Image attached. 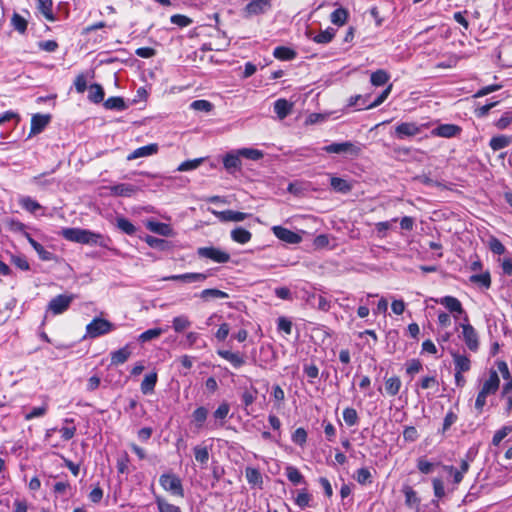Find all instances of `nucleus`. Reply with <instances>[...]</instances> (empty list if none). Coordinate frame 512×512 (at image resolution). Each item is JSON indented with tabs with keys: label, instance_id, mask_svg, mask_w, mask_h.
Listing matches in <instances>:
<instances>
[{
	"label": "nucleus",
	"instance_id": "obj_9",
	"mask_svg": "<svg viewBox=\"0 0 512 512\" xmlns=\"http://www.w3.org/2000/svg\"><path fill=\"white\" fill-rule=\"evenodd\" d=\"M74 298L75 296L72 294L58 295L50 300L48 304V310L51 311L54 315L62 314L69 308Z\"/></svg>",
	"mask_w": 512,
	"mask_h": 512
},
{
	"label": "nucleus",
	"instance_id": "obj_5",
	"mask_svg": "<svg viewBox=\"0 0 512 512\" xmlns=\"http://www.w3.org/2000/svg\"><path fill=\"white\" fill-rule=\"evenodd\" d=\"M115 329V326L110 321L103 318H94L86 326V336L89 338H97L99 336L110 333Z\"/></svg>",
	"mask_w": 512,
	"mask_h": 512
},
{
	"label": "nucleus",
	"instance_id": "obj_40",
	"mask_svg": "<svg viewBox=\"0 0 512 512\" xmlns=\"http://www.w3.org/2000/svg\"><path fill=\"white\" fill-rule=\"evenodd\" d=\"M389 78V74L385 70L379 69L371 74L370 81L372 85L378 87L385 85Z\"/></svg>",
	"mask_w": 512,
	"mask_h": 512
},
{
	"label": "nucleus",
	"instance_id": "obj_1",
	"mask_svg": "<svg viewBox=\"0 0 512 512\" xmlns=\"http://www.w3.org/2000/svg\"><path fill=\"white\" fill-rule=\"evenodd\" d=\"M59 235H61L64 239L80 243V244H88V245H99L101 247H105V238L103 235L99 233L92 232L87 229L81 228H63Z\"/></svg>",
	"mask_w": 512,
	"mask_h": 512
},
{
	"label": "nucleus",
	"instance_id": "obj_45",
	"mask_svg": "<svg viewBox=\"0 0 512 512\" xmlns=\"http://www.w3.org/2000/svg\"><path fill=\"white\" fill-rule=\"evenodd\" d=\"M116 226L127 235H133L136 232V227L124 217H118L116 219Z\"/></svg>",
	"mask_w": 512,
	"mask_h": 512
},
{
	"label": "nucleus",
	"instance_id": "obj_23",
	"mask_svg": "<svg viewBox=\"0 0 512 512\" xmlns=\"http://www.w3.org/2000/svg\"><path fill=\"white\" fill-rule=\"evenodd\" d=\"M292 107V103H290L286 99H278L274 103V111L279 117V119L286 118L291 113Z\"/></svg>",
	"mask_w": 512,
	"mask_h": 512
},
{
	"label": "nucleus",
	"instance_id": "obj_26",
	"mask_svg": "<svg viewBox=\"0 0 512 512\" xmlns=\"http://www.w3.org/2000/svg\"><path fill=\"white\" fill-rule=\"evenodd\" d=\"M147 229H149L151 232L162 235V236H170L172 233V229L168 224L156 222V221H149L146 224Z\"/></svg>",
	"mask_w": 512,
	"mask_h": 512
},
{
	"label": "nucleus",
	"instance_id": "obj_22",
	"mask_svg": "<svg viewBox=\"0 0 512 512\" xmlns=\"http://www.w3.org/2000/svg\"><path fill=\"white\" fill-rule=\"evenodd\" d=\"M208 414H209V411L206 407H204V406L197 407L191 415L193 425L197 429L203 428L204 423L207 420Z\"/></svg>",
	"mask_w": 512,
	"mask_h": 512
},
{
	"label": "nucleus",
	"instance_id": "obj_30",
	"mask_svg": "<svg viewBox=\"0 0 512 512\" xmlns=\"http://www.w3.org/2000/svg\"><path fill=\"white\" fill-rule=\"evenodd\" d=\"M157 383V374L155 372L147 374L141 383V392L144 395L151 394Z\"/></svg>",
	"mask_w": 512,
	"mask_h": 512
},
{
	"label": "nucleus",
	"instance_id": "obj_49",
	"mask_svg": "<svg viewBox=\"0 0 512 512\" xmlns=\"http://www.w3.org/2000/svg\"><path fill=\"white\" fill-rule=\"evenodd\" d=\"M470 281L472 283L480 284L481 286L485 288H489L491 285V278L490 273L488 271L481 273V274H475L470 276Z\"/></svg>",
	"mask_w": 512,
	"mask_h": 512
},
{
	"label": "nucleus",
	"instance_id": "obj_64",
	"mask_svg": "<svg viewBox=\"0 0 512 512\" xmlns=\"http://www.w3.org/2000/svg\"><path fill=\"white\" fill-rule=\"evenodd\" d=\"M512 122V113L506 112L504 115L499 118L495 125L499 129H505L507 128Z\"/></svg>",
	"mask_w": 512,
	"mask_h": 512
},
{
	"label": "nucleus",
	"instance_id": "obj_21",
	"mask_svg": "<svg viewBox=\"0 0 512 512\" xmlns=\"http://www.w3.org/2000/svg\"><path fill=\"white\" fill-rule=\"evenodd\" d=\"M158 151L157 144H149L140 148L135 149L132 153L127 156V160H133L141 157L152 156Z\"/></svg>",
	"mask_w": 512,
	"mask_h": 512
},
{
	"label": "nucleus",
	"instance_id": "obj_61",
	"mask_svg": "<svg viewBox=\"0 0 512 512\" xmlns=\"http://www.w3.org/2000/svg\"><path fill=\"white\" fill-rule=\"evenodd\" d=\"M512 431V428L509 427V426H504L503 428H501L500 430H498L493 438H492V443L495 445V446H498L501 441Z\"/></svg>",
	"mask_w": 512,
	"mask_h": 512
},
{
	"label": "nucleus",
	"instance_id": "obj_32",
	"mask_svg": "<svg viewBox=\"0 0 512 512\" xmlns=\"http://www.w3.org/2000/svg\"><path fill=\"white\" fill-rule=\"evenodd\" d=\"M330 185L334 191L343 194L348 193L352 189V185L347 180L338 177H331Z\"/></svg>",
	"mask_w": 512,
	"mask_h": 512
},
{
	"label": "nucleus",
	"instance_id": "obj_41",
	"mask_svg": "<svg viewBox=\"0 0 512 512\" xmlns=\"http://www.w3.org/2000/svg\"><path fill=\"white\" fill-rule=\"evenodd\" d=\"M112 194L117 196H131L135 192V188L130 184H118L110 187Z\"/></svg>",
	"mask_w": 512,
	"mask_h": 512
},
{
	"label": "nucleus",
	"instance_id": "obj_12",
	"mask_svg": "<svg viewBox=\"0 0 512 512\" xmlns=\"http://www.w3.org/2000/svg\"><path fill=\"white\" fill-rule=\"evenodd\" d=\"M272 231L278 239L289 244H298L302 240V237L299 234L282 226H273Z\"/></svg>",
	"mask_w": 512,
	"mask_h": 512
},
{
	"label": "nucleus",
	"instance_id": "obj_46",
	"mask_svg": "<svg viewBox=\"0 0 512 512\" xmlns=\"http://www.w3.org/2000/svg\"><path fill=\"white\" fill-rule=\"evenodd\" d=\"M11 24L16 31H18L20 34H24L27 30L28 22L20 14L14 13L11 18Z\"/></svg>",
	"mask_w": 512,
	"mask_h": 512
},
{
	"label": "nucleus",
	"instance_id": "obj_58",
	"mask_svg": "<svg viewBox=\"0 0 512 512\" xmlns=\"http://www.w3.org/2000/svg\"><path fill=\"white\" fill-rule=\"evenodd\" d=\"M391 88H392V86L389 85L386 89H384L380 93V95L377 96V98L373 102L369 103V105H367L366 108L372 109V108H375V107L381 105L387 99L388 95L390 94Z\"/></svg>",
	"mask_w": 512,
	"mask_h": 512
},
{
	"label": "nucleus",
	"instance_id": "obj_18",
	"mask_svg": "<svg viewBox=\"0 0 512 512\" xmlns=\"http://www.w3.org/2000/svg\"><path fill=\"white\" fill-rule=\"evenodd\" d=\"M230 412V405L227 402H222L217 409L213 412L214 424L213 428L222 427L224 425L225 419L227 418Z\"/></svg>",
	"mask_w": 512,
	"mask_h": 512
},
{
	"label": "nucleus",
	"instance_id": "obj_50",
	"mask_svg": "<svg viewBox=\"0 0 512 512\" xmlns=\"http://www.w3.org/2000/svg\"><path fill=\"white\" fill-rule=\"evenodd\" d=\"M488 247L489 249L494 253V254H497V255H502L505 253L506 251V248L505 246L501 243V241L494 237V236H491L489 239H488Z\"/></svg>",
	"mask_w": 512,
	"mask_h": 512
},
{
	"label": "nucleus",
	"instance_id": "obj_11",
	"mask_svg": "<svg viewBox=\"0 0 512 512\" xmlns=\"http://www.w3.org/2000/svg\"><path fill=\"white\" fill-rule=\"evenodd\" d=\"M208 278L207 273H185L163 277V281H179L182 283L204 282Z\"/></svg>",
	"mask_w": 512,
	"mask_h": 512
},
{
	"label": "nucleus",
	"instance_id": "obj_17",
	"mask_svg": "<svg viewBox=\"0 0 512 512\" xmlns=\"http://www.w3.org/2000/svg\"><path fill=\"white\" fill-rule=\"evenodd\" d=\"M221 221L224 222H240L245 220L248 217L247 213L239 212V211H233V210H225V211H219L213 212Z\"/></svg>",
	"mask_w": 512,
	"mask_h": 512
},
{
	"label": "nucleus",
	"instance_id": "obj_43",
	"mask_svg": "<svg viewBox=\"0 0 512 512\" xmlns=\"http://www.w3.org/2000/svg\"><path fill=\"white\" fill-rule=\"evenodd\" d=\"M191 326V322L185 315H180L173 318L172 327L175 332L179 333Z\"/></svg>",
	"mask_w": 512,
	"mask_h": 512
},
{
	"label": "nucleus",
	"instance_id": "obj_54",
	"mask_svg": "<svg viewBox=\"0 0 512 512\" xmlns=\"http://www.w3.org/2000/svg\"><path fill=\"white\" fill-rule=\"evenodd\" d=\"M145 242L152 248L164 250L168 247V243L164 239L156 238L154 236H146Z\"/></svg>",
	"mask_w": 512,
	"mask_h": 512
},
{
	"label": "nucleus",
	"instance_id": "obj_57",
	"mask_svg": "<svg viewBox=\"0 0 512 512\" xmlns=\"http://www.w3.org/2000/svg\"><path fill=\"white\" fill-rule=\"evenodd\" d=\"M292 441L303 446L307 441V432L304 428H297L292 434Z\"/></svg>",
	"mask_w": 512,
	"mask_h": 512
},
{
	"label": "nucleus",
	"instance_id": "obj_39",
	"mask_svg": "<svg viewBox=\"0 0 512 512\" xmlns=\"http://www.w3.org/2000/svg\"><path fill=\"white\" fill-rule=\"evenodd\" d=\"M104 107L108 110L122 111L127 105L122 97H110L104 102Z\"/></svg>",
	"mask_w": 512,
	"mask_h": 512
},
{
	"label": "nucleus",
	"instance_id": "obj_13",
	"mask_svg": "<svg viewBox=\"0 0 512 512\" xmlns=\"http://www.w3.org/2000/svg\"><path fill=\"white\" fill-rule=\"evenodd\" d=\"M437 303L443 305L450 313L453 314L454 318H457L458 315L466 314L461 302L453 296H445L436 300Z\"/></svg>",
	"mask_w": 512,
	"mask_h": 512
},
{
	"label": "nucleus",
	"instance_id": "obj_29",
	"mask_svg": "<svg viewBox=\"0 0 512 512\" xmlns=\"http://www.w3.org/2000/svg\"><path fill=\"white\" fill-rule=\"evenodd\" d=\"M131 355V351L128 346L120 348L111 353V364L120 365L125 363Z\"/></svg>",
	"mask_w": 512,
	"mask_h": 512
},
{
	"label": "nucleus",
	"instance_id": "obj_44",
	"mask_svg": "<svg viewBox=\"0 0 512 512\" xmlns=\"http://www.w3.org/2000/svg\"><path fill=\"white\" fill-rule=\"evenodd\" d=\"M335 33H336L335 29L327 28L326 30L321 31L320 33L315 35L313 37V41L318 44H327V43L331 42V40L334 38Z\"/></svg>",
	"mask_w": 512,
	"mask_h": 512
},
{
	"label": "nucleus",
	"instance_id": "obj_60",
	"mask_svg": "<svg viewBox=\"0 0 512 512\" xmlns=\"http://www.w3.org/2000/svg\"><path fill=\"white\" fill-rule=\"evenodd\" d=\"M367 105H369V103L366 96L356 95L349 100V106H356L358 110L367 109Z\"/></svg>",
	"mask_w": 512,
	"mask_h": 512
},
{
	"label": "nucleus",
	"instance_id": "obj_24",
	"mask_svg": "<svg viewBox=\"0 0 512 512\" xmlns=\"http://www.w3.org/2000/svg\"><path fill=\"white\" fill-rule=\"evenodd\" d=\"M39 12L44 16L47 21L54 22L56 20L52 11V0H36Z\"/></svg>",
	"mask_w": 512,
	"mask_h": 512
},
{
	"label": "nucleus",
	"instance_id": "obj_2",
	"mask_svg": "<svg viewBox=\"0 0 512 512\" xmlns=\"http://www.w3.org/2000/svg\"><path fill=\"white\" fill-rule=\"evenodd\" d=\"M500 385V379L496 371H491L489 378L484 381L475 401V408L481 412L486 405V398L495 394Z\"/></svg>",
	"mask_w": 512,
	"mask_h": 512
},
{
	"label": "nucleus",
	"instance_id": "obj_19",
	"mask_svg": "<svg viewBox=\"0 0 512 512\" xmlns=\"http://www.w3.org/2000/svg\"><path fill=\"white\" fill-rule=\"evenodd\" d=\"M453 358L455 372L464 373L470 370L471 361L466 355L459 354L458 352H451Z\"/></svg>",
	"mask_w": 512,
	"mask_h": 512
},
{
	"label": "nucleus",
	"instance_id": "obj_4",
	"mask_svg": "<svg viewBox=\"0 0 512 512\" xmlns=\"http://www.w3.org/2000/svg\"><path fill=\"white\" fill-rule=\"evenodd\" d=\"M459 327L462 329V339L467 348L472 352H477L480 345L479 336L475 328L469 323L467 314H465L464 322Z\"/></svg>",
	"mask_w": 512,
	"mask_h": 512
},
{
	"label": "nucleus",
	"instance_id": "obj_62",
	"mask_svg": "<svg viewBox=\"0 0 512 512\" xmlns=\"http://www.w3.org/2000/svg\"><path fill=\"white\" fill-rule=\"evenodd\" d=\"M47 412V405L44 404L40 407H34L29 413L25 415V420L29 421L33 418L44 416Z\"/></svg>",
	"mask_w": 512,
	"mask_h": 512
},
{
	"label": "nucleus",
	"instance_id": "obj_7",
	"mask_svg": "<svg viewBox=\"0 0 512 512\" xmlns=\"http://www.w3.org/2000/svg\"><path fill=\"white\" fill-rule=\"evenodd\" d=\"M265 154L262 150L253 149V148H241L234 149L227 152L222 156L221 160H239L241 157H244L249 160H258L263 158Z\"/></svg>",
	"mask_w": 512,
	"mask_h": 512
},
{
	"label": "nucleus",
	"instance_id": "obj_33",
	"mask_svg": "<svg viewBox=\"0 0 512 512\" xmlns=\"http://www.w3.org/2000/svg\"><path fill=\"white\" fill-rule=\"evenodd\" d=\"M403 492L407 506L412 509H417L420 503V499L418 498L416 491L410 486H405L403 488Z\"/></svg>",
	"mask_w": 512,
	"mask_h": 512
},
{
	"label": "nucleus",
	"instance_id": "obj_16",
	"mask_svg": "<svg viewBox=\"0 0 512 512\" xmlns=\"http://www.w3.org/2000/svg\"><path fill=\"white\" fill-rule=\"evenodd\" d=\"M217 354L228 361L233 367L239 368L245 364V357L244 355L238 353V352H232L229 350H218Z\"/></svg>",
	"mask_w": 512,
	"mask_h": 512
},
{
	"label": "nucleus",
	"instance_id": "obj_63",
	"mask_svg": "<svg viewBox=\"0 0 512 512\" xmlns=\"http://www.w3.org/2000/svg\"><path fill=\"white\" fill-rule=\"evenodd\" d=\"M304 373L309 378V382L313 383V380L319 376V369L315 364L304 365Z\"/></svg>",
	"mask_w": 512,
	"mask_h": 512
},
{
	"label": "nucleus",
	"instance_id": "obj_25",
	"mask_svg": "<svg viewBox=\"0 0 512 512\" xmlns=\"http://www.w3.org/2000/svg\"><path fill=\"white\" fill-rule=\"evenodd\" d=\"M285 474H286L288 480L293 485H300V484H305L306 485V481H305L304 476L298 470V468H296L295 466L287 465L285 467Z\"/></svg>",
	"mask_w": 512,
	"mask_h": 512
},
{
	"label": "nucleus",
	"instance_id": "obj_42",
	"mask_svg": "<svg viewBox=\"0 0 512 512\" xmlns=\"http://www.w3.org/2000/svg\"><path fill=\"white\" fill-rule=\"evenodd\" d=\"M348 18V12L344 8H338L331 13L330 20L333 24L342 26Z\"/></svg>",
	"mask_w": 512,
	"mask_h": 512
},
{
	"label": "nucleus",
	"instance_id": "obj_47",
	"mask_svg": "<svg viewBox=\"0 0 512 512\" xmlns=\"http://www.w3.org/2000/svg\"><path fill=\"white\" fill-rule=\"evenodd\" d=\"M311 501V495L308 493L306 488H303L298 491V494L295 498V504L300 507L301 509H304L309 506Z\"/></svg>",
	"mask_w": 512,
	"mask_h": 512
},
{
	"label": "nucleus",
	"instance_id": "obj_52",
	"mask_svg": "<svg viewBox=\"0 0 512 512\" xmlns=\"http://www.w3.org/2000/svg\"><path fill=\"white\" fill-rule=\"evenodd\" d=\"M257 393V389L254 387L245 389L243 391L241 399L245 407H248L254 403V401L256 400Z\"/></svg>",
	"mask_w": 512,
	"mask_h": 512
},
{
	"label": "nucleus",
	"instance_id": "obj_34",
	"mask_svg": "<svg viewBox=\"0 0 512 512\" xmlns=\"http://www.w3.org/2000/svg\"><path fill=\"white\" fill-rule=\"evenodd\" d=\"M199 296L204 301H209L211 299H226L229 297L226 292L216 288L204 289L201 291Z\"/></svg>",
	"mask_w": 512,
	"mask_h": 512
},
{
	"label": "nucleus",
	"instance_id": "obj_3",
	"mask_svg": "<svg viewBox=\"0 0 512 512\" xmlns=\"http://www.w3.org/2000/svg\"><path fill=\"white\" fill-rule=\"evenodd\" d=\"M161 487L170 494L184 497V489L181 479L174 473H164L159 478Z\"/></svg>",
	"mask_w": 512,
	"mask_h": 512
},
{
	"label": "nucleus",
	"instance_id": "obj_27",
	"mask_svg": "<svg viewBox=\"0 0 512 512\" xmlns=\"http://www.w3.org/2000/svg\"><path fill=\"white\" fill-rule=\"evenodd\" d=\"M245 477L249 484L253 486H257L259 488L262 487L263 478L260 471L253 467H247L245 469Z\"/></svg>",
	"mask_w": 512,
	"mask_h": 512
},
{
	"label": "nucleus",
	"instance_id": "obj_55",
	"mask_svg": "<svg viewBox=\"0 0 512 512\" xmlns=\"http://www.w3.org/2000/svg\"><path fill=\"white\" fill-rule=\"evenodd\" d=\"M162 333H163V330L161 328H153V329L146 330L145 332L140 334L138 339L140 342H147L152 339L158 338Z\"/></svg>",
	"mask_w": 512,
	"mask_h": 512
},
{
	"label": "nucleus",
	"instance_id": "obj_15",
	"mask_svg": "<svg viewBox=\"0 0 512 512\" xmlns=\"http://www.w3.org/2000/svg\"><path fill=\"white\" fill-rule=\"evenodd\" d=\"M421 132L415 123L404 122L395 127V135L399 139L416 136Z\"/></svg>",
	"mask_w": 512,
	"mask_h": 512
},
{
	"label": "nucleus",
	"instance_id": "obj_10",
	"mask_svg": "<svg viewBox=\"0 0 512 512\" xmlns=\"http://www.w3.org/2000/svg\"><path fill=\"white\" fill-rule=\"evenodd\" d=\"M272 0H251L245 7H244V16L246 18L255 16V15H261L264 14L266 11H268L271 6Z\"/></svg>",
	"mask_w": 512,
	"mask_h": 512
},
{
	"label": "nucleus",
	"instance_id": "obj_56",
	"mask_svg": "<svg viewBox=\"0 0 512 512\" xmlns=\"http://www.w3.org/2000/svg\"><path fill=\"white\" fill-rule=\"evenodd\" d=\"M510 143V138L506 136L493 137L490 140V146L493 150H500Z\"/></svg>",
	"mask_w": 512,
	"mask_h": 512
},
{
	"label": "nucleus",
	"instance_id": "obj_48",
	"mask_svg": "<svg viewBox=\"0 0 512 512\" xmlns=\"http://www.w3.org/2000/svg\"><path fill=\"white\" fill-rule=\"evenodd\" d=\"M343 419L348 426H355L359 421L357 411L350 407L343 410Z\"/></svg>",
	"mask_w": 512,
	"mask_h": 512
},
{
	"label": "nucleus",
	"instance_id": "obj_59",
	"mask_svg": "<svg viewBox=\"0 0 512 512\" xmlns=\"http://www.w3.org/2000/svg\"><path fill=\"white\" fill-rule=\"evenodd\" d=\"M170 21L172 24L178 25L180 27H186L193 22L191 18L182 14L172 15L170 17Z\"/></svg>",
	"mask_w": 512,
	"mask_h": 512
},
{
	"label": "nucleus",
	"instance_id": "obj_14",
	"mask_svg": "<svg viewBox=\"0 0 512 512\" xmlns=\"http://www.w3.org/2000/svg\"><path fill=\"white\" fill-rule=\"evenodd\" d=\"M462 129L460 126L455 124H440L432 130V134L443 137V138H452L456 137L461 133Z\"/></svg>",
	"mask_w": 512,
	"mask_h": 512
},
{
	"label": "nucleus",
	"instance_id": "obj_8",
	"mask_svg": "<svg viewBox=\"0 0 512 512\" xmlns=\"http://www.w3.org/2000/svg\"><path fill=\"white\" fill-rule=\"evenodd\" d=\"M197 255L200 258H207L216 263H227L230 255L216 247H200L197 249Z\"/></svg>",
	"mask_w": 512,
	"mask_h": 512
},
{
	"label": "nucleus",
	"instance_id": "obj_38",
	"mask_svg": "<svg viewBox=\"0 0 512 512\" xmlns=\"http://www.w3.org/2000/svg\"><path fill=\"white\" fill-rule=\"evenodd\" d=\"M155 503L157 505L158 512H181L180 507L169 503L161 496H155Z\"/></svg>",
	"mask_w": 512,
	"mask_h": 512
},
{
	"label": "nucleus",
	"instance_id": "obj_35",
	"mask_svg": "<svg viewBox=\"0 0 512 512\" xmlns=\"http://www.w3.org/2000/svg\"><path fill=\"white\" fill-rule=\"evenodd\" d=\"M88 99L93 103H100L104 100V90L100 84H92L88 88Z\"/></svg>",
	"mask_w": 512,
	"mask_h": 512
},
{
	"label": "nucleus",
	"instance_id": "obj_28",
	"mask_svg": "<svg viewBox=\"0 0 512 512\" xmlns=\"http://www.w3.org/2000/svg\"><path fill=\"white\" fill-rule=\"evenodd\" d=\"M195 460L202 466L206 467L209 461L210 453L209 448L202 445H197L193 448Z\"/></svg>",
	"mask_w": 512,
	"mask_h": 512
},
{
	"label": "nucleus",
	"instance_id": "obj_37",
	"mask_svg": "<svg viewBox=\"0 0 512 512\" xmlns=\"http://www.w3.org/2000/svg\"><path fill=\"white\" fill-rule=\"evenodd\" d=\"M273 55L279 60H292L296 57V52L285 46H278L274 49Z\"/></svg>",
	"mask_w": 512,
	"mask_h": 512
},
{
	"label": "nucleus",
	"instance_id": "obj_20",
	"mask_svg": "<svg viewBox=\"0 0 512 512\" xmlns=\"http://www.w3.org/2000/svg\"><path fill=\"white\" fill-rule=\"evenodd\" d=\"M50 115L35 114L31 119V133L38 134L44 130V128L50 122Z\"/></svg>",
	"mask_w": 512,
	"mask_h": 512
},
{
	"label": "nucleus",
	"instance_id": "obj_51",
	"mask_svg": "<svg viewBox=\"0 0 512 512\" xmlns=\"http://www.w3.org/2000/svg\"><path fill=\"white\" fill-rule=\"evenodd\" d=\"M190 108L195 111L208 113L213 109V104L208 100H195L190 104Z\"/></svg>",
	"mask_w": 512,
	"mask_h": 512
},
{
	"label": "nucleus",
	"instance_id": "obj_6",
	"mask_svg": "<svg viewBox=\"0 0 512 512\" xmlns=\"http://www.w3.org/2000/svg\"><path fill=\"white\" fill-rule=\"evenodd\" d=\"M327 153H335L340 155H349L358 157L360 155L361 147L352 142L332 143L320 149Z\"/></svg>",
	"mask_w": 512,
	"mask_h": 512
},
{
	"label": "nucleus",
	"instance_id": "obj_36",
	"mask_svg": "<svg viewBox=\"0 0 512 512\" xmlns=\"http://www.w3.org/2000/svg\"><path fill=\"white\" fill-rule=\"evenodd\" d=\"M401 380L397 376L390 377L385 381V390L388 395L395 396L399 393L401 388Z\"/></svg>",
	"mask_w": 512,
	"mask_h": 512
},
{
	"label": "nucleus",
	"instance_id": "obj_53",
	"mask_svg": "<svg viewBox=\"0 0 512 512\" xmlns=\"http://www.w3.org/2000/svg\"><path fill=\"white\" fill-rule=\"evenodd\" d=\"M19 203L24 209L32 213L41 208L38 202L28 196L21 197Z\"/></svg>",
	"mask_w": 512,
	"mask_h": 512
},
{
	"label": "nucleus",
	"instance_id": "obj_31",
	"mask_svg": "<svg viewBox=\"0 0 512 512\" xmlns=\"http://www.w3.org/2000/svg\"><path fill=\"white\" fill-rule=\"evenodd\" d=\"M251 237L252 234L242 227H237L231 231V238L233 241L240 244L248 243L251 240Z\"/></svg>",
	"mask_w": 512,
	"mask_h": 512
}]
</instances>
